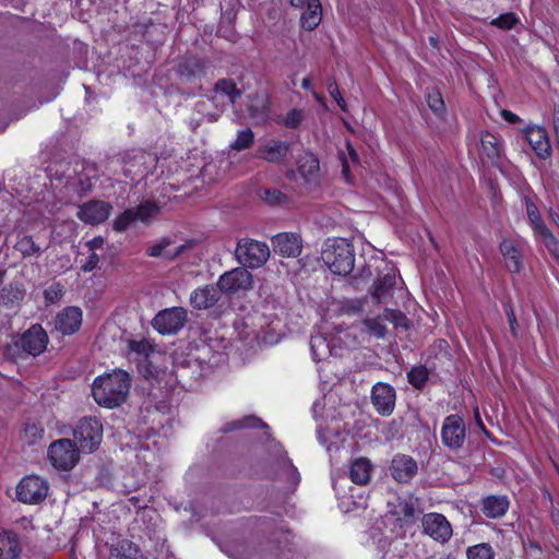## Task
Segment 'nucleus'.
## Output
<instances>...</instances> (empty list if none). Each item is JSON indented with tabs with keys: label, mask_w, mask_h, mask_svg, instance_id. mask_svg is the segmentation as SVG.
I'll return each instance as SVG.
<instances>
[{
	"label": "nucleus",
	"mask_w": 559,
	"mask_h": 559,
	"mask_svg": "<svg viewBox=\"0 0 559 559\" xmlns=\"http://www.w3.org/2000/svg\"><path fill=\"white\" fill-rule=\"evenodd\" d=\"M131 386L128 372L116 369L110 373L98 376L92 385L95 402L106 408H115L126 402Z\"/></svg>",
	"instance_id": "obj_1"
},
{
	"label": "nucleus",
	"mask_w": 559,
	"mask_h": 559,
	"mask_svg": "<svg viewBox=\"0 0 559 559\" xmlns=\"http://www.w3.org/2000/svg\"><path fill=\"white\" fill-rule=\"evenodd\" d=\"M321 259L333 274L347 276L355 266L354 247L345 238H329L322 247Z\"/></svg>",
	"instance_id": "obj_2"
},
{
	"label": "nucleus",
	"mask_w": 559,
	"mask_h": 559,
	"mask_svg": "<svg viewBox=\"0 0 559 559\" xmlns=\"http://www.w3.org/2000/svg\"><path fill=\"white\" fill-rule=\"evenodd\" d=\"M235 257L245 269H259L269 260L270 249L264 242L243 238L237 243Z\"/></svg>",
	"instance_id": "obj_3"
},
{
	"label": "nucleus",
	"mask_w": 559,
	"mask_h": 559,
	"mask_svg": "<svg viewBox=\"0 0 559 559\" xmlns=\"http://www.w3.org/2000/svg\"><path fill=\"white\" fill-rule=\"evenodd\" d=\"M48 335L39 324L32 325L25 331L12 345L13 355L22 357V355H31L36 357L40 355L47 347Z\"/></svg>",
	"instance_id": "obj_4"
},
{
	"label": "nucleus",
	"mask_w": 559,
	"mask_h": 559,
	"mask_svg": "<svg viewBox=\"0 0 559 559\" xmlns=\"http://www.w3.org/2000/svg\"><path fill=\"white\" fill-rule=\"evenodd\" d=\"M73 436L81 451L92 453L102 442L103 425L94 417H84L79 421Z\"/></svg>",
	"instance_id": "obj_5"
},
{
	"label": "nucleus",
	"mask_w": 559,
	"mask_h": 559,
	"mask_svg": "<svg viewBox=\"0 0 559 559\" xmlns=\"http://www.w3.org/2000/svg\"><path fill=\"white\" fill-rule=\"evenodd\" d=\"M188 312L182 307L160 310L153 319V328L160 334H177L187 323Z\"/></svg>",
	"instance_id": "obj_6"
},
{
	"label": "nucleus",
	"mask_w": 559,
	"mask_h": 559,
	"mask_svg": "<svg viewBox=\"0 0 559 559\" xmlns=\"http://www.w3.org/2000/svg\"><path fill=\"white\" fill-rule=\"evenodd\" d=\"M48 456L52 465L62 471H69L79 461V450L69 439L53 441L48 449Z\"/></svg>",
	"instance_id": "obj_7"
},
{
	"label": "nucleus",
	"mask_w": 559,
	"mask_h": 559,
	"mask_svg": "<svg viewBox=\"0 0 559 559\" xmlns=\"http://www.w3.org/2000/svg\"><path fill=\"white\" fill-rule=\"evenodd\" d=\"M48 483L38 476L24 477L16 487L17 499L23 503L38 504L48 495Z\"/></svg>",
	"instance_id": "obj_8"
},
{
	"label": "nucleus",
	"mask_w": 559,
	"mask_h": 559,
	"mask_svg": "<svg viewBox=\"0 0 559 559\" xmlns=\"http://www.w3.org/2000/svg\"><path fill=\"white\" fill-rule=\"evenodd\" d=\"M466 439V426L459 415H449L444 418L441 427L442 444L450 450H459Z\"/></svg>",
	"instance_id": "obj_9"
},
{
	"label": "nucleus",
	"mask_w": 559,
	"mask_h": 559,
	"mask_svg": "<svg viewBox=\"0 0 559 559\" xmlns=\"http://www.w3.org/2000/svg\"><path fill=\"white\" fill-rule=\"evenodd\" d=\"M174 245L175 241L170 237H163L158 242L148 246L145 254L151 258H164L168 261H173L193 249L197 246V241L189 239L181 245Z\"/></svg>",
	"instance_id": "obj_10"
},
{
	"label": "nucleus",
	"mask_w": 559,
	"mask_h": 559,
	"mask_svg": "<svg viewBox=\"0 0 559 559\" xmlns=\"http://www.w3.org/2000/svg\"><path fill=\"white\" fill-rule=\"evenodd\" d=\"M252 282V274L247 269L239 266L222 274L217 281V286L222 293L233 295L240 290L250 289Z\"/></svg>",
	"instance_id": "obj_11"
},
{
	"label": "nucleus",
	"mask_w": 559,
	"mask_h": 559,
	"mask_svg": "<svg viewBox=\"0 0 559 559\" xmlns=\"http://www.w3.org/2000/svg\"><path fill=\"white\" fill-rule=\"evenodd\" d=\"M111 210L110 203L102 200H92L79 205L76 216L85 224L98 225L109 217Z\"/></svg>",
	"instance_id": "obj_12"
},
{
	"label": "nucleus",
	"mask_w": 559,
	"mask_h": 559,
	"mask_svg": "<svg viewBox=\"0 0 559 559\" xmlns=\"http://www.w3.org/2000/svg\"><path fill=\"white\" fill-rule=\"evenodd\" d=\"M396 392L389 383L378 382L371 390V403L382 416H390L395 407Z\"/></svg>",
	"instance_id": "obj_13"
},
{
	"label": "nucleus",
	"mask_w": 559,
	"mask_h": 559,
	"mask_svg": "<svg viewBox=\"0 0 559 559\" xmlns=\"http://www.w3.org/2000/svg\"><path fill=\"white\" fill-rule=\"evenodd\" d=\"M424 533L440 543H447L452 536V526L440 513H428L423 516Z\"/></svg>",
	"instance_id": "obj_14"
},
{
	"label": "nucleus",
	"mask_w": 559,
	"mask_h": 559,
	"mask_svg": "<svg viewBox=\"0 0 559 559\" xmlns=\"http://www.w3.org/2000/svg\"><path fill=\"white\" fill-rule=\"evenodd\" d=\"M271 242L275 253L287 258H296L302 250V240L296 233H280L272 237Z\"/></svg>",
	"instance_id": "obj_15"
},
{
	"label": "nucleus",
	"mask_w": 559,
	"mask_h": 559,
	"mask_svg": "<svg viewBox=\"0 0 559 559\" xmlns=\"http://www.w3.org/2000/svg\"><path fill=\"white\" fill-rule=\"evenodd\" d=\"M294 8L305 9L300 16L301 27L307 31L314 29L322 20V5L320 0H290Z\"/></svg>",
	"instance_id": "obj_16"
},
{
	"label": "nucleus",
	"mask_w": 559,
	"mask_h": 559,
	"mask_svg": "<svg viewBox=\"0 0 559 559\" xmlns=\"http://www.w3.org/2000/svg\"><path fill=\"white\" fill-rule=\"evenodd\" d=\"M524 136L539 158L547 159L550 157L551 145L545 128L539 126L527 127L524 130Z\"/></svg>",
	"instance_id": "obj_17"
},
{
	"label": "nucleus",
	"mask_w": 559,
	"mask_h": 559,
	"mask_svg": "<svg viewBox=\"0 0 559 559\" xmlns=\"http://www.w3.org/2000/svg\"><path fill=\"white\" fill-rule=\"evenodd\" d=\"M82 324V311L78 307H67L57 313L55 329L63 335L75 333Z\"/></svg>",
	"instance_id": "obj_18"
},
{
	"label": "nucleus",
	"mask_w": 559,
	"mask_h": 559,
	"mask_svg": "<svg viewBox=\"0 0 559 559\" xmlns=\"http://www.w3.org/2000/svg\"><path fill=\"white\" fill-rule=\"evenodd\" d=\"M417 469V462L405 454L395 455L390 465V473L399 483L409 481L416 475Z\"/></svg>",
	"instance_id": "obj_19"
},
{
	"label": "nucleus",
	"mask_w": 559,
	"mask_h": 559,
	"mask_svg": "<svg viewBox=\"0 0 559 559\" xmlns=\"http://www.w3.org/2000/svg\"><path fill=\"white\" fill-rule=\"evenodd\" d=\"M390 512L396 518L401 527L413 525L419 513L418 499L399 498Z\"/></svg>",
	"instance_id": "obj_20"
},
{
	"label": "nucleus",
	"mask_w": 559,
	"mask_h": 559,
	"mask_svg": "<svg viewBox=\"0 0 559 559\" xmlns=\"http://www.w3.org/2000/svg\"><path fill=\"white\" fill-rule=\"evenodd\" d=\"M222 297V292L216 285H205L194 289L190 295V305L198 310L214 307Z\"/></svg>",
	"instance_id": "obj_21"
},
{
	"label": "nucleus",
	"mask_w": 559,
	"mask_h": 559,
	"mask_svg": "<svg viewBox=\"0 0 559 559\" xmlns=\"http://www.w3.org/2000/svg\"><path fill=\"white\" fill-rule=\"evenodd\" d=\"M499 249L508 271L511 273H520L523 269V252L515 241L503 239L500 242Z\"/></svg>",
	"instance_id": "obj_22"
},
{
	"label": "nucleus",
	"mask_w": 559,
	"mask_h": 559,
	"mask_svg": "<svg viewBox=\"0 0 559 559\" xmlns=\"http://www.w3.org/2000/svg\"><path fill=\"white\" fill-rule=\"evenodd\" d=\"M290 144L285 141L270 140L257 151V156L266 162L280 164L287 156Z\"/></svg>",
	"instance_id": "obj_23"
},
{
	"label": "nucleus",
	"mask_w": 559,
	"mask_h": 559,
	"mask_svg": "<svg viewBox=\"0 0 559 559\" xmlns=\"http://www.w3.org/2000/svg\"><path fill=\"white\" fill-rule=\"evenodd\" d=\"M177 73L183 82L193 83L204 75V64L199 58L187 57L178 63Z\"/></svg>",
	"instance_id": "obj_24"
},
{
	"label": "nucleus",
	"mask_w": 559,
	"mask_h": 559,
	"mask_svg": "<svg viewBox=\"0 0 559 559\" xmlns=\"http://www.w3.org/2000/svg\"><path fill=\"white\" fill-rule=\"evenodd\" d=\"M507 496L491 495L481 500V511L489 519H499L509 510Z\"/></svg>",
	"instance_id": "obj_25"
},
{
	"label": "nucleus",
	"mask_w": 559,
	"mask_h": 559,
	"mask_svg": "<svg viewBox=\"0 0 559 559\" xmlns=\"http://www.w3.org/2000/svg\"><path fill=\"white\" fill-rule=\"evenodd\" d=\"M395 280L394 272H388L383 276H379L374 282L371 296L378 304L392 297V289L395 285Z\"/></svg>",
	"instance_id": "obj_26"
},
{
	"label": "nucleus",
	"mask_w": 559,
	"mask_h": 559,
	"mask_svg": "<svg viewBox=\"0 0 559 559\" xmlns=\"http://www.w3.org/2000/svg\"><path fill=\"white\" fill-rule=\"evenodd\" d=\"M335 347V340L330 341L323 335H313L310 338V349L312 353L313 360L319 362L325 360L333 355Z\"/></svg>",
	"instance_id": "obj_27"
},
{
	"label": "nucleus",
	"mask_w": 559,
	"mask_h": 559,
	"mask_svg": "<svg viewBox=\"0 0 559 559\" xmlns=\"http://www.w3.org/2000/svg\"><path fill=\"white\" fill-rule=\"evenodd\" d=\"M372 464L365 457H358L349 466V478L354 484L366 485L370 480Z\"/></svg>",
	"instance_id": "obj_28"
},
{
	"label": "nucleus",
	"mask_w": 559,
	"mask_h": 559,
	"mask_svg": "<svg viewBox=\"0 0 559 559\" xmlns=\"http://www.w3.org/2000/svg\"><path fill=\"white\" fill-rule=\"evenodd\" d=\"M24 296L25 290L21 283H10L0 290V302L7 308H13L19 306Z\"/></svg>",
	"instance_id": "obj_29"
},
{
	"label": "nucleus",
	"mask_w": 559,
	"mask_h": 559,
	"mask_svg": "<svg viewBox=\"0 0 559 559\" xmlns=\"http://www.w3.org/2000/svg\"><path fill=\"white\" fill-rule=\"evenodd\" d=\"M484 154L492 164H498L501 157L500 140L493 134L486 132L480 139Z\"/></svg>",
	"instance_id": "obj_30"
},
{
	"label": "nucleus",
	"mask_w": 559,
	"mask_h": 559,
	"mask_svg": "<svg viewBox=\"0 0 559 559\" xmlns=\"http://www.w3.org/2000/svg\"><path fill=\"white\" fill-rule=\"evenodd\" d=\"M48 247H46L45 250ZM14 249L19 251L24 259L31 257L38 258L44 252V249L35 242L33 236L31 235L21 237L14 245Z\"/></svg>",
	"instance_id": "obj_31"
},
{
	"label": "nucleus",
	"mask_w": 559,
	"mask_h": 559,
	"mask_svg": "<svg viewBox=\"0 0 559 559\" xmlns=\"http://www.w3.org/2000/svg\"><path fill=\"white\" fill-rule=\"evenodd\" d=\"M534 236L536 237V239L540 240L544 243V246L547 248L551 257L559 265V241L549 230V228H542V230L535 234Z\"/></svg>",
	"instance_id": "obj_32"
},
{
	"label": "nucleus",
	"mask_w": 559,
	"mask_h": 559,
	"mask_svg": "<svg viewBox=\"0 0 559 559\" xmlns=\"http://www.w3.org/2000/svg\"><path fill=\"white\" fill-rule=\"evenodd\" d=\"M385 318L384 313L378 316L376 318H366L362 320V325L365 326L366 332L370 335L376 336L377 338H384L386 335V326H385Z\"/></svg>",
	"instance_id": "obj_33"
},
{
	"label": "nucleus",
	"mask_w": 559,
	"mask_h": 559,
	"mask_svg": "<svg viewBox=\"0 0 559 559\" xmlns=\"http://www.w3.org/2000/svg\"><path fill=\"white\" fill-rule=\"evenodd\" d=\"M214 92L226 95L230 104H234L240 96L241 91L236 83L228 79H221L215 83Z\"/></svg>",
	"instance_id": "obj_34"
},
{
	"label": "nucleus",
	"mask_w": 559,
	"mask_h": 559,
	"mask_svg": "<svg viewBox=\"0 0 559 559\" xmlns=\"http://www.w3.org/2000/svg\"><path fill=\"white\" fill-rule=\"evenodd\" d=\"M320 170L319 159L313 154H307L299 162V171L307 180L314 178Z\"/></svg>",
	"instance_id": "obj_35"
},
{
	"label": "nucleus",
	"mask_w": 559,
	"mask_h": 559,
	"mask_svg": "<svg viewBox=\"0 0 559 559\" xmlns=\"http://www.w3.org/2000/svg\"><path fill=\"white\" fill-rule=\"evenodd\" d=\"M258 427L266 428L267 425L264 424L260 418H258L255 416H247L242 419L226 424L222 430L224 432H229V431H234V430H238V429L258 428Z\"/></svg>",
	"instance_id": "obj_36"
},
{
	"label": "nucleus",
	"mask_w": 559,
	"mask_h": 559,
	"mask_svg": "<svg viewBox=\"0 0 559 559\" xmlns=\"http://www.w3.org/2000/svg\"><path fill=\"white\" fill-rule=\"evenodd\" d=\"M527 218L534 230V235L545 229L547 226L542 219L540 213L536 204L528 198L525 199Z\"/></svg>",
	"instance_id": "obj_37"
},
{
	"label": "nucleus",
	"mask_w": 559,
	"mask_h": 559,
	"mask_svg": "<svg viewBox=\"0 0 559 559\" xmlns=\"http://www.w3.org/2000/svg\"><path fill=\"white\" fill-rule=\"evenodd\" d=\"M467 559H495V551L487 543L471 546L466 550Z\"/></svg>",
	"instance_id": "obj_38"
},
{
	"label": "nucleus",
	"mask_w": 559,
	"mask_h": 559,
	"mask_svg": "<svg viewBox=\"0 0 559 559\" xmlns=\"http://www.w3.org/2000/svg\"><path fill=\"white\" fill-rule=\"evenodd\" d=\"M210 100H199L195 103L194 110L197 114L203 116L209 122H216L223 112V106L216 105V110H210Z\"/></svg>",
	"instance_id": "obj_39"
},
{
	"label": "nucleus",
	"mask_w": 559,
	"mask_h": 559,
	"mask_svg": "<svg viewBox=\"0 0 559 559\" xmlns=\"http://www.w3.org/2000/svg\"><path fill=\"white\" fill-rule=\"evenodd\" d=\"M428 376H429V372H428L427 368L424 366H418V367H413L408 371L407 379H408V382L413 386H415L416 389H421L425 385V383L427 382Z\"/></svg>",
	"instance_id": "obj_40"
},
{
	"label": "nucleus",
	"mask_w": 559,
	"mask_h": 559,
	"mask_svg": "<svg viewBox=\"0 0 559 559\" xmlns=\"http://www.w3.org/2000/svg\"><path fill=\"white\" fill-rule=\"evenodd\" d=\"M254 141V133L247 128L238 132L236 140L230 144V148L242 151L249 148Z\"/></svg>",
	"instance_id": "obj_41"
},
{
	"label": "nucleus",
	"mask_w": 559,
	"mask_h": 559,
	"mask_svg": "<svg viewBox=\"0 0 559 559\" xmlns=\"http://www.w3.org/2000/svg\"><path fill=\"white\" fill-rule=\"evenodd\" d=\"M0 537L2 542H7L9 544L8 554L10 557L13 559L17 558L21 552L17 534L13 531H2V533H0Z\"/></svg>",
	"instance_id": "obj_42"
},
{
	"label": "nucleus",
	"mask_w": 559,
	"mask_h": 559,
	"mask_svg": "<svg viewBox=\"0 0 559 559\" xmlns=\"http://www.w3.org/2000/svg\"><path fill=\"white\" fill-rule=\"evenodd\" d=\"M427 104L432 112L437 116H441L444 110V102L439 91L431 88L427 92Z\"/></svg>",
	"instance_id": "obj_43"
},
{
	"label": "nucleus",
	"mask_w": 559,
	"mask_h": 559,
	"mask_svg": "<svg viewBox=\"0 0 559 559\" xmlns=\"http://www.w3.org/2000/svg\"><path fill=\"white\" fill-rule=\"evenodd\" d=\"M132 210L135 213L134 216L136 221L147 222L158 213L159 207L153 202H145Z\"/></svg>",
	"instance_id": "obj_44"
},
{
	"label": "nucleus",
	"mask_w": 559,
	"mask_h": 559,
	"mask_svg": "<svg viewBox=\"0 0 559 559\" xmlns=\"http://www.w3.org/2000/svg\"><path fill=\"white\" fill-rule=\"evenodd\" d=\"M520 22L519 17L513 12H508L500 14L498 17L493 19L490 22V25L496 26L498 28L509 31L515 27V25Z\"/></svg>",
	"instance_id": "obj_45"
},
{
	"label": "nucleus",
	"mask_w": 559,
	"mask_h": 559,
	"mask_svg": "<svg viewBox=\"0 0 559 559\" xmlns=\"http://www.w3.org/2000/svg\"><path fill=\"white\" fill-rule=\"evenodd\" d=\"M383 313L385 320L391 322L395 328L408 329V319L402 311L385 308Z\"/></svg>",
	"instance_id": "obj_46"
},
{
	"label": "nucleus",
	"mask_w": 559,
	"mask_h": 559,
	"mask_svg": "<svg viewBox=\"0 0 559 559\" xmlns=\"http://www.w3.org/2000/svg\"><path fill=\"white\" fill-rule=\"evenodd\" d=\"M260 198L270 205H278L287 200V197L277 189H262Z\"/></svg>",
	"instance_id": "obj_47"
},
{
	"label": "nucleus",
	"mask_w": 559,
	"mask_h": 559,
	"mask_svg": "<svg viewBox=\"0 0 559 559\" xmlns=\"http://www.w3.org/2000/svg\"><path fill=\"white\" fill-rule=\"evenodd\" d=\"M134 214L132 209L126 210L114 221V229L119 233L124 231L132 222L136 221Z\"/></svg>",
	"instance_id": "obj_48"
},
{
	"label": "nucleus",
	"mask_w": 559,
	"mask_h": 559,
	"mask_svg": "<svg viewBox=\"0 0 559 559\" xmlns=\"http://www.w3.org/2000/svg\"><path fill=\"white\" fill-rule=\"evenodd\" d=\"M328 92L331 97L335 99L342 111H347V105L345 99L343 98L338 85L335 80H329L326 85Z\"/></svg>",
	"instance_id": "obj_49"
},
{
	"label": "nucleus",
	"mask_w": 559,
	"mask_h": 559,
	"mask_svg": "<svg viewBox=\"0 0 559 559\" xmlns=\"http://www.w3.org/2000/svg\"><path fill=\"white\" fill-rule=\"evenodd\" d=\"M304 120V112L300 109H292L287 112L284 124L287 128L296 129Z\"/></svg>",
	"instance_id": "obj_50"
},
{
	"label": "nucleus",
	"mask_w": 559,
	"mask_h": 559,
	"mask_svg": "<svg viewBox=\"0 0 559 559\" xmlns=\"http://www.w3.org/2000/svg\"><path fill=\"white\" fill-rule=\"evenodd\" d=\"M250 117L260 121H264L267 118V106L265 102H262L260 105H251L249 106Z\"/></svg>",
	"instance_id": "obj_51"
},
{
	"label": "nucleus",
	"mask_w": 559,
	"mask_h": 559,
	"mask_svg": "<svg viewBox=\"0 0 559 559\" xmlns=\"http://www.w3.org/2000/svg\"><path fill=\"white\" fill-rule=\"evenodd\" d=\"M190 367H191V362H190V361H188V364H187V365H185V364L177 365V366H176V369H175V371H174L175 377H176V379H177L178 383H180L183 388H186V386H187V384H188V378H189V377H188V376H189V374H188V373H189V372H188V369H189Z\"/></svg>",
	"instance_id": "obj_52"
},
{
	"label": "nucleus",
	"mask_w": 559,
	"mask_h": 559,
	"mask_svg": "<svg viewBox=\"0 0 559 559\" xmlns=\"http://www.w3.org/2000/svg\"><path fill=\"white\" fill-rule=\"evenodd\" d=\"M504 310H506V314H507V318H508V322H509V326H510V330H511V333L513 336H518V329H519V324H518V321H516V317H515V313H514V310L512 308L511 305H506L504 306Z\"/></svg>",
	"instance_id": "obj_53"
},
{
	"label": "nucleus",
	"mask_w": 559,
	"mask_h": 559,
	"mask_svg": "<svg viewBox=\"0 0 559 559\" xmlns=\"http://www.w3.org/2000/svg\"><path fill=\"white\" fill-rule=\"evenodd\" d=\"M340 160H341V164H342V175H343L344 179L347 182H349L350 181L349 160H348V158L346 157V155L344 153L340 154Z\"/></svg>",
	"instance_id": "obj_54"
},
{
	"label": "nucleus",
	"mask_w": 559,
	"mask_h": 559,
	"mask_svg": "<svg viewBox=\"0 0 559 559\" xmlns=\"http://www.w3.org/2000/svg\"><path fill=\"white\" fill-rule=\"evenodd\" d=\"M98 262H99L98 255L95 252H93L88 257L87 261L82 265V270L84 272H92L93 270L96 269Z\"/></svg>",
	"instance_id": "obj_55"
},
{
	"label": "nucleus",
	"mask_w": 559,
	"mask_h": 559,
	"mask_svg": "<svg viewBox=\"0 0 559 559\" xmlns=\"http://www.w3.org/2000/svg\"><path fill=\"white\" fill-rule=\"evenodd\" d=\"M148 348H150V345L146 342H135V341H132L130 343V349L132 352H135V353H139V354L147 355Z\"/></svg>",
	"instance_id": "obj_56"
},
{
	"label": "nucleus",
	"mask_w": 559,
	"mask_h": 559,
	"mask_svg": "<svg viewBox=\"0 0 559 559\" xmlns=\"http://www.w3.org/2000/svg\"><path fill=\"white\" fill-rule=\"evenodd\" d=\"M104 245V238L102 236L94 237L90 241H87L86 246L90 250H95L102 248Z\"/></svg>",
	"instance_id": "obj_57"
},
{
	"label": "nucleus",
	"mask_w": 559,
	"mask_h": 559,
	"mask_svg": "<svg viewBox=\"0 0 559 559\" xmlns=\"http://www.w3.org/2000/svg\"><path fill=\"white\" fill-rule=\"evenodd\" d=\"M501 116L509 123H515L520 120L519 116L506 109L501 111Z\"/></svg>",
	"instance_id": "obj_58"
},
{
	"label": "nucleus",
	"mask_w": 559,
	"mask_h": 559,
	"mask_svg": "<svg viewBox=\"0 0 559 559\" xmlns=\"http://www.w3.org/2000/svg\"><path fill=\"white\" fill-rule=\"evenodd\" d=\"M346 146H347V151H348V158L350 159V162L353 164H358L359 156H358V153L356 152V150L352 146V144L349 142H347Z\"/></svg>",
	"instance_id": "obj_59"
},
{
	"label": "nucleus",
	"mask_w": 559,
	"mask_h": 559,
	"mask_svg": "<svg viewBox=\"0 0 559 559\" xmlns=\"http://www.w3.org/2000/svg\"><path fill=\"white\" fill-rule=\"evenodd\" d=\"M206 100H210L211 107L213 106L216 108V105H218L219 107L223 106V108L225 107L224 102H221V99L218 97V93H215L214 91L212 92V95Z\"/></svg>",
	"instance_id": "obj_60"
},
{
	"label": "nucleus",
	"mask_w": 559,
	"mask_h": 559,
	"mask_svg": "<svg viewBox=\"0 0 559 559\" xmlns=\"http://www.w3.org/2000/svg\"><path fill=\"white\" fill-rule=\"evenodd\" d=\"M26 433H32L33 437H41V433L44 432L43 429H38L36 425H27L25 428Z\"/></svg>",
	"instance_id": "obj_61"
},
{
	"label": "nucleus",
	"mask_w": 559,
	"mask_h": 559,
	"mask_svg": "<svg viewBox=\"0 0 559 559\" xmlns=\"http://www.w3.org/2000/svg\"><path fill=\"white\" fill-rule=\"evenodd\" d=\"M552 123H554V130L556 133V140L558 141L559 140V110H556L554 112Z\"/></svg>",
	"instance_id": "obj_62"
},
{
	"label": "nucleus",
	"mask_w": 559,
	"mask_h": 559,
	"mask_svg": "<svg viewBox=\"0 0 559 559\" xmlns=\"http://www.w3.org/2000/svg\"><path fill=\"white\" fill-rule=\"evenodd\" d=\"M57 289H58L59 292H61V289H60V285H59V284L51 285V286L49 287V289H47V290H46V293H45V294H46V297H47V298H50V295H51L55 290H57Z\"/></svg>",
	"instance_id": "obj_63"
},
{
	"label": "nucleus",
	"mask_w": 559,
	"mask_h": 559,
	"mask_svg": "<svg viewBox=\"0 0 559 559\" xmlns=\"http://www.w3.org/2000/svg\"><path fill=\"white\" fill-rule=\"evenodd\" d=\"M550 516L555 524H559V510H551Z\"/></svg>",
	"instance_id": "obj_64"
}]
</instances>
